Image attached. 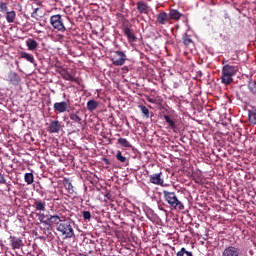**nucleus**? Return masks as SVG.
Returning a JSON list of instances; mask_svg holds the SVG:
<instances>
[{
  "mask_svg": "<svg viewBox=\"0 0 256 256\" xmlns=\"http://www.w3.org/2000/svg\"><path fill=\"white\" fill-rule=\"evenodd\" d=\"M0 185H7V180L5 179V176L0 173Z\"/></svg>",
  "mask_w": 256,
  "mask_h": 256,
  "instance_id": "c9c22d12",
  "label": "nucleus"
},
{
  "mask_svg": "<svg viewBox=\"0 0 256 256\" xmlns=\"http://www.w3.org/2000/svg\"><path fill=\"white\" fill-rule=\"evenodd\" d=\"M38 219L41 223H44V225H47V220H45V213H39L38 214Z\"/></svg>",
  "mask_w": 256,
  "mask_h": 256,
  "instance_id": "72a5a7b5",
  "label": "nucleus"
},
{
  "mask_svg": "<svg viewBox=\"0 0 256 256\" xmlns=\"http://www.w3.org/2000/svg\"><path fill=\"white\" fill-rule=\"evenodd\" d=\"M15 17H17V13L15 11H8L6 12V21L7 23H14Z\"/></svg>",
  "mask_w": 256,
  "mask_h": 256,
  "instance_id": "5701e85b",
  "label": "nucleus"
},
{
  "mask_svg": "<svg viewBox=\"0 0 256 256\" xmlns=\"http://www.w3.org/2000/svg\"><path fill=\"white\" fill-rule=\"evenodd\" d=\"M169 20V14L167 12H160L156 15V24L157 25H166Z\"/></svg>",
  "mask_w": 256,
  "mask_h": 256,
  "instance_id": "f8f14e48",
  "label": "nucleus"
},
{
  "mask_svg": "<svg viewBox=\"0 0 256 256\" xmlns=\"http://www.w3.org/2000/svg\"><path fill=\"white\" fill-rule=\"evenodd\" d=\"M33 207L35 208L36 211H45L47 207V202L41 199H34Z\"/></svg>",
  "mask_w": 256,
  "mask_h": 256,
  "instance_id": "2eb2a0df",
  "label": "nucleus"
},
{
  "mask_svg": "<svg viewBox=\"0 0 256 256\" xmlns=\"http://www.w3.org/2000/svg\"><path fill=\"white\" fill-rule=\"evenodd\" d=\"M26 46L28 47L29 51H35L39 47V43L35 41V39L30 38L26 41Z\"/></svg>",
  "mask_w": 256,
  "mask_h": 256,
  "instance_id": "6ab92c4d",
  "label": "nucleus"
},
{
  "mask_svg": "<svg viewBox=\"0 0 256 256\" xmlns=\"http://www.w3.org/2000/svg\"><path fill=\"white\" fill-rule=\"evenodd\" d=\"M83 218H84L85 220H88V221H89V219H91V212H89V211H84V212H83Z\"/></svg>",
  "mask_w": 256,
  "mask_h": 256,
  "instance_id": "f704fd0d",
  "label": "nucleus"
},
{
  "mask_svg": "<svg viewBox=\"0 0 256 256\" xmlns=\"http://www.w3.org/2000/svg\"><path fill=\"white\" fill-rule=\"evenodd\" d=\"M45 223L47 231L51 230L52 227H55L56 231L61 233L65 239H71V237H75V232L73 231L71 220L67 219V217L63 215H50Z\"/></svg>",
  "mask_w": 256,
  "mask_h": 256,
  "instance_id": "f257e3e1",
  "label": "nucleus"
},
{
  "mask_svg": "<svg viewBox=\"0 0 256 256\" xmlns=\"http://www.w3.org/2000/svg\"><path fill=\"white\" fill-rule=\"evenodd\" d=\"M227 60L222 61V75L220 77V81L222 85H225V87H228V85H231L234 81V77L239 73V66L227 64Z\"/></svg>",
  "mask_w": 256,
  "mask_h": 256,
  "instance_id": "f03ea898",
  "label": "nucleus"
},
{
  "mask_svg": "<svg viewBox=\"0 0 256 256\" xmlns=\"http://www.w3.org/2000/svg\"><path fill=\"white\" fill-rule=\"evenodd\" d=\"M0 11L1 13H7L9 11V8L7 7V3L0 2Z\"/></svg>",
  "mask_w": 256,
  "mask_h": 256,
  "instance_id": "473e14b6",
  "label": "nucleus"
},
{
  "mask_svg": "<svg viewBox=\"0 0 256 256\" xmlns=\"http://www.w3.org/2000/svg\"><path fill=\"white\" fill-rule=\"evenodd\" d=\"M147 101H148L149 103H155V99H153V98H148Z\"/></svg>",
  "mask_w": 256,
  "mask_h": 256,
  "instance_id": "58836bf2",
  "label": "nucleus"
},
{
  "mask_svg": "<svg viewBox=\"0 0 256 256\" xmlns=\"http://www.w3.org/2000/svg\"><path fill=\"white\" fill-rule=\"evenodd\" d=\"M110 60L116 67H121L125 65V62L127 61V54L121 50H116L113 52Z\"/></svg>",
  "mask_w": 256,
  "mask_h": 256,
  "instance_id": "39448f33",
  "label": "nucleus"
},
{
  "mask_svg": "<svg viewBox=\"0 0 256 256\" xmlns=\"http://www.w3.org/2000/svg\"><path fill=\"white\" fill-rule=\"evenodd\" d=\"M248 119L250 123L256 125V109H252L248 111Z\"/></svg>",
  "mask_w": 256,
  "mask_h": 256,
  "instance_id": "393cba45",
  "label": "nucleus"
},
{
  "mask_svg": "<svg viewBox=\"0 0 256 256\" xmlns=\"http://www.w3.org/2000/svg\"><path fill=\"white\" fill-rule=\"evenodd\" d=\"M97 107H99V102L95 101V100H89L87 102V109L88 111H95V109H97Z\"/></svg>",
  "mask_w": 256,
  "mask_h": 256,
  "instance_id": "b1692460",
  "label": "nucleus"
},
{
  "mask_svg": "<svg viewBox=\"0 0 256 256\" xmlns=\"http://www.w3.org/2000/svg\"><path fill=\"white\" fill-rule=\"evenodd\" d=\"M53 109L56 115H59L60 113H66V111L69 110V102H66V101L56 102L53 105Z\"/></svg>",
  "mask_w": 256,
  "mask_h": 256,
  "instance_id": "0eeeda50",
  "label": "nucleus"
},
{
  "mask_svg": "<svg viewBox=\"0 0 256 256\" xmlns=\"http://www.w3.org/2000/svg\"><path fill=\"white\" fill-rule=\"evenodd\" d=\"M137 11L140 13V15H149V11H151V8L147 3L143 1H138L136 3Z\"/></svg>",
  "mask_w": 256,
  "mask_h": 256,
  "instance_id": "9d476101",
  "label": "nucleus"
},
{
  "mask_svg": "<svg viewBox=\"0 0 256 256\" xmlns=\"http://www.w3.org/2000/svg\"><path fill=\"white\" fill-rule=\"evenodd\" d=\"M162 195L166 203H168L169 207H171V209H178V211H183V209H185V206L182 202H180L175 192L163 190Z\"/></svg>",
  "mask_w": 256,
  "mask_h": 256,
  "instance_id": "7ed1b4c3",
  "label": "nucleus"
},
{
  "mask_svg": "<svg viewBox=\"0 0 256 256\" xmlns=\"http://www.w3.org/2000/svg\"><path fill=\"white\" fill-rule=\"evenodd\" d=\"M139 107H140V110L143 113L144 117L146 119H149V108L146 106H143V105H140Z\"/></svg>",
  "mask_w": 256,
  "mask_h": 256,
  "instance_id": "2f4dec72",
  "label": "nucleus"
},
{
  "mask_svg": "<svg viewBox=\"0 0 256 256\" xmlns=\"http://www.w3.org/2000/svg\"><path fill=\"white\" fill-rule=\"evenodd\" d=\"M177 256H193L192 252L187 251L185 248H181L180 251L177 252Z\"/></svg>",
  "mask_w": 256,
  "mask_h": 256,
  "instance_id": "c85d7f7f",
  "label": "nucleus"
},
{
  "mask_svg": "<svg viewBox=\"0 0 256 256\" xmlns=\"http://www.w3.org/2000/svg\"><path fill=\"white\" fill-rule=\"evenodd\" d=\"M37 11H39V8L34 9V11L31 14V17H35V15H37Z\"/></svg>",
  "mask_w": 256,
  "mask_h": 256,
  "instance_id": "e433bc0d",
  "label": "nucleus"
},
{
  "mask_svg": "<svg viewBox=\"0 0 256 256\" xmlns=\"http://www.w3.org/2000/svg\"><path fill=\"white\" fill-rule=\"evenodd\" d=\"M104 163H106V165H111V162L107 158H104Z\"/></svg>",
  "mask_w": 256,
  "mask_h": 256,
  "instance_id": "4c0bfd02",
  "label": "nucleus"
},
{
  "mask_svg": "<svg viewBox=\"0 0 256 256\" xmlns=\"http://www.w3.org/2000/svg\"><path fill=\"white\" fill-rule=\"evenodd\" d=\"M183 43L186 47H189L191 43H193V39L189 36V34H186L183 36Z\"/></svg>",
  "mask_w": 256,
  "mask_h": 256,
  "instance_id": "c756f323",
  "label": "nucleus"
},
{
  "mask_svg": "<svg viewBox=\"0 0 256 256\" xmlns=\"http://www.w3.org/2000/svg\"><path fill=\"white\" fill-rule=\"evenodd\" d=\"M105 197H107L108 199H110L111 194L107 193V194L105 195Z\"/></svg>",
  "mask_w": 256,
  "mask_h": 256,
  "instance_id": "ea45409f",
  "label": "nucleus"
},
{
  "mask_svg": "<svg viewBox=\"0 0 256 256\" xmlns=\"http://www.w3.org/2000/svg\"><path fill=\"white\" fill-rule=\"evenodd\" d=\"M81 112H71L69 113V118L72 121V123H75L76 125H79L80 127L83 126V118H81Z\"/></svg>",
  "mask_w": 256,
  "mask_h": 256,
  "instance_id": "9b49d317",
  "label": "nucleus"
},
{
  "mask_svg": "<svg viewBox=\"0 0 256 256\" xmlns=\"http://www.w3.org/2000/svg\"><path fill=\"white\" fill-rule=\"evenodd\" d=\"M20 57L21 59H25L29 63H35V57L33 56V54H29L27 52H21Z\"/></svg>",
  "mask_w": 256,
  "mask_h": 256,
  "instance_id": "412c9836",
  "label": "nucleus"
},
{
  "mask_svg": "<svg viewBox=\"0 0 256 256\" xmlns=\"http://www.w3.org/2000/svg\"><path fill=\"white\" fill-rule=\"evenodd\" d=\"M24 181L27 183V185H32L34 181L33 173H26L24 175Z\"/></svg>",
  "mask_w": 256,
  "mask_h": 256,
  "instance_id": "a878e982",
  "label": "nucleus"
},
{
  "mask_svg": "<svg viewBox=\"0 0 256 256\" xmlns=\"http://www.w3.org/2000/svg\"><path fill=\"white\" fill-rule=\"evenodd\" d=\"M60 75H61L62 79H64L65 81H71V82L77 83V78H75V76H73L67 70H62L60 72Z\"/></svg>",
  "mask_w": 256,
  "mask_h": 256,
  "instance_id": "a211bd4d",
  "label": "nucleus"
},
{
  "mask_svg": "<svg viewBox=\"0 0 256 256\" xmlns=\"http://www.w3.org/2000/svg\"><path fill=\"white\" fill-rule=\"evenodd\" d=\"M241 255V250L235 246H228L222 252V256H239Z\"/></svg>",
  "mask_w": 256,
  "mask_h": 256,
  "instance_id": "1a4fd4ad",
  "label": "nucleus"
},
{
  "mask_svg": "<svg viewBox=\"0 0 256 256\" xmlns=\"http://www.w3.org/2000/svg\"><path fill=\"white\" fill-rule=\"evenodd\" d=\"M66 19L69 20V17L62 16L61 14L52 15L50 17V25L56 31H59L60 33H65V31H67V28L65 27Z\"/></svg>",
  "mask_w": 256,
  "mask_h": 256,
  "instance_id": "20e7f679",
  "label": "nucleus"
},
{
  "mask_svg": "<svg viewBox=\"0 0 256 256\" xmlns=\"http://www.w3.org/2000/svg\"><path fill=\"white\" fill-rule=\"evenodd\" d=\"M118 145H121V147H125L126 149H131V147H133L127 138H119Z\"/></svg>",
  "mask_w": 256,
  "mask_h": 256,
  "instance_id": "4be33fe9",
  "label": "nucleus"
},
{
  "mask_svg": "<svg viewBox=\"0 0 256 256\" xmlns=\"http://www.w3.org/2000/svg\"><path fill=\"white\" fill-rule=\"evenodd\" d=\"M60 130H61V122H59V120H52L48 127V131L50 133H59Z\"/></svg>",
  "mask_w": 256,
  "mask_h": 256,
  "instance_id": "4468645a",
  "label": "nucleus"
},
{
  "mask_svg": "<svg viewBox=\"0 0 256 256\" xmlns=\"http://www.w3.org/2000/svg\"><path fill=\"white\" fill-rule=\"evenodd\" d=\"M122 31L125 37H127L129 43H135V41H137V36H135V33H133V29H131V26L129 24H124L122 27Z\"/></svg>",
  "mask_w": 256,
  "mask_h": 256,
  "instance_id": "423d86ee",
  "label": "nucleus"
},
{
  "mask_svg": "<svg viewBox=\"0 0 256 256\" xmlns=\"http://www.w3.org/2000/svg\"><path fill=\"white\" fill-rule=\"evenodd\" d=\"M10 243H11L12 249H19L24 245L23 240L15 236H10Z\"/></svg>",
  "mask_w": 256,
  "mask_h": 256,
  "instance_id": "dca6fc26",
  "label": "nucleus"
},
{
  "mask_svg": "<svg viewBox=\"0 0 256 256\" xmlns=\"http://www.w3.org/2000/svg\"><path fill=\"white\" fill-rule=\"evenodd\" d=\"M64 187L67 189L68 193H75L73 189V184L69 180H64Z\"/></svg>",
  "mask_w": 256,
  "mask_h": 256,
  "instance_id": "bb28decb",
  "label": "nucleus"
},
{
  "mask_svg": "<svg viewBox=\"0 0 256 256\" xmlns=\"http://www.w3.org/2000/svg\"><path fill=\"white\" fill-rule=\"evenodd\" d=\"M149 181L153 185H161V187H163V184L165 183V180L163 179V172H159V173L150 175Z\"/></svg>",
  "mask_w": 256,
  "mask_h": 256,
  "instance_id": "6e6552de",
  "label": "nucleus"
},
{
  "mask_svg": "<svg viewBox=\"0 0 256 256\" xmlns=\"http://www.w3.org/2000/svg\"><path fill=\"white\" fill-rule=\"evenodd\" d=\"M116 159H117V161H120V163H127V157L123 156L121 151H117Z\"/></svg>",
  "mask_w": 256,
  "mask_h": 256,
  "instance_id": "cd10ccee",
  "label": "nucleus"
},
{
  "mask_svg": "<svg viewBox=\"0 0 256 256\" xmlns=\"http://www.w3.org/2000/svg\"><path fill=\"white\" fill-rule=\"evenodd\" d=\"M248 89L251 93H253L254 95H256V81H250L248 83Z\"/></svg>",
  "mask_w": 256,
  "mask_h": 256,
  "instance_id": "7c9ffc66",
  "label": "nucleus"
},
{
  "mask_svg": "<svg viewBox=\"0 0 256 256\" xmlns=\"http://www.w3.org/2000/svg\"><path fill=\"white\" fill-rule=\"evenodd\" d=\"M8 82L11 85H18L19 83H21V77L19 76V74H17V72H10L8 73Z\"/></svg>",
  "mask_w": 256,
  "mask_h": 256,
  "instance_id": "ddd939ff",
  "label": "nucleus"
},
{
  "mask_svg": "<svg viewBox=\"0 0 256 256\" xmlns=\"http://www.w3.org/2000/svg\"><path fill=\"white\" fill-rule=\"evenodd\" d=\"M164 119L170 129H173V131H175V129H177V124L175 123V120H173V118H171V116L164 115Z\"/></svg>",
  "mask_w": 256,
  "mask_h": 256,
  "instance_id": "aec40b11",
  "label": "nucleus"
},
{
  "mask_svg": "<svg viewBox=\"0 0 256 256\" xmlns=\"http://www.w3.org/2000/svg\"><path fill=\"white\" fill-rule=\"evenodd\" d=\"M182 16L183 14H181L179 10L170 9L168 19L169 21H179V19H181Z\"/></svg>",
  "mask_w": 256,
  "mask_h": 256,
  "instance_id": "f3484780",
  "label": "nucleus"
}]
</instances>
